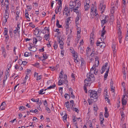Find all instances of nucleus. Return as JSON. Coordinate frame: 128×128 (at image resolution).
<instances>
[{
	"label": "nucleus",
	"mask_w": 128,
	"mask_h": 128,
	"mask_svg": "<svg viewBox=\"0 0 128 128\" xmlns=\"http://www.w3.org/2000/svg\"><path fill=\"white\" fill-rule=\"evenodd\" d=\"M88 93H90V98H93L94 99L96 100L98 98V96L97 92L95 90H90L88 91Z\"/></svg>",
	"instance_id": "obj_1"
},
{
	"label": "nucleus",
	"mask_w": 128,
	"mask_h": 128,
	"mask_svg": "<svg viewBox=\"0 0 128 128\" xmlns=\"http://www.w3.org/2000/svg\"><path fill=\"white\" fill-rule=\"evenodd\" d=\"M102 18H101L100 20L101 21V24L103 26L105 24L108 22V19L107 18H108V16H106L103 15L102 16Z\"/></svg>",
	"instance_id": "obj_2"
},
{
	"label": "nucleus",
	"mask_w": 128,
	"mask_h": 128,
	"mask_svg": "<svg viewBox=\"0 0 128 128\" xmlns=\"http://www.w3.org/2000/svg\"><path fill=\"white\" fill-rule=\"evenodd\" d=\"M70 104L72 110L77 112V113L78 112L79 110L76 108H75V105L73 100H72L70 101Z\"/></svg>",
	"instance_id": "obj_3"
},
{
	"label": "nucleus",
	"mask_w": 128,
	"mask_h": 128,
	"mask_svg": "<svg viewBox=\"0 0 128 128\" xmlns=\"http://www.w3.org/2000/svg\"><path fill=\"white\" fill-rule=\"evenodd\" d=\"M106 6L103 4L100 3L99 6V9L101 11V13L102 14L104 11Z\"/></svg>",
	"instance_id": "obj_4"
},
{
	"label": "nucleus",
	"mask_w": 128,
	"mask_h": 128,
	"mask_svg": "<svg viewBox=\"0 0 128 128\" xmlns=\"http://www.w3.org/2000/svg\"><path fill=\"white\" fill-rule=\"evenodd\" d=\"M64 14L66 15L67 16L70 15V11L68 10V8L67 6H65L64 10L63 11V14Z\"/></svg>",
	"instance_id": "obj_5"
},
{
	"label": "nucleus",
	"mask_w": 128,
	"mask_h": 128,
	"mask_svg": "<svg viewBox=\"0 0 128 128\" xmlns=\"http://www.w3.org/2000/svg\"><path fill=\"white\" fill-rule=\"evenodd\" d=\"M87 78H88V79L90 80L91 81L93 82L95 80V78L94 77V75L93 73H90L87 74Z\"/></svg>",
	"instance_id": "obj_6"
},
{
	"label": "nucleus",
	"mask_w": 128,
	"mask_h": 128,
	"mask_svg": "<svg viewBox=\"0 0 128 128\" xmlns=\"http://www.w3.org/2000/svg\"><path fill=\"white\" fill-rule=\"evenodd\" d=\"M77 3L74 1H70L69 4L70 9H72V8H75V6H76V4Z\"/></svg>",
	"instance_id": "obj_7"
},
{
	"label": "nucleus",
	"mask_w": 128,
	"mask_h": 128,
	"mask_svg": "<svg viewBox=\"0 0 128 128\" xmlns=\"http://www.w3.org/2000/svg\"><path fill=\"white\" fill-rule=\"evenodd\" d=\"M92 81H91L90 80L88 79V78H86L84 80V83H85L84 85L86 86H90L92 82Z\"/></svg>",
	"instance_id": "obj_8"
},
{
	"label": "nucleus",
	"mask_w": 128,
	"mask_h": 128,
	"mask_svg": "<svg viewBox=\"0 0 128 128\" xmlns=\"http://www.w3.org/2000/svg\"><path fill=\"white\" fill-rule=\"evenodd\" d=\"M96 44L97 46H100L102 48L104 47L105 45V44L104 42H100L98 40L97 41Z\"/></svg>",
	"instance_id": "obj_9"
},
{
	"label": "nucleus",
	"mask_w": 128,
	"mask_h": 128,
	"mask_svg": "<svg viewBox=\"0 0 128 128\" xmlns=\"http://www.w3.org/2000/svg\"><path fill=\"white\" fill-rule=\"evenodd\" d=\"M1 49L2 50V54L4 57L5 58H6V57L7 56V52L5 50L4 48L3 47L1 48Z\"/></svg>",
	"instance_id": "obj_10"
},
{
	"label": "nucleus",
	"mask_w": 128,
	"mask_h": 128,
	"mask_svg": "<svg viewBox=\"0 0 128 128\" xmlns=\"http://www.w3.org/2000/svg\"><path fill=\"white\" fill-rule=\"evenodd\" d=\"M100 124L101 125H102V124L104 122V119L102 114L101 113H100Z\"/></svg>",
	"instance_id": "obj_11"
},
{
	"label": "nucleus",
	"mask_w": 128,
	"mask_h": 128,
	"mask_svg": "<svg viewBox=\"0 0 128 128\" xmlns=\"http://www.w3.org/2000/svg\"><path fill=\"white\" fill-rule=\"evenodd\" d=\"M28 49L30 51L33 52H35L37 50V48L34 46H32L31 45H30V46L28 48Z\"/></svg>",
	"instance_id": "obj_12"
},
{
	"label": "nucleus",
	"mask_w": 128,
	"mask_h": 128,
	"mask_svg": "<svg viewBox=\"0 0 128 128\" xmlns=\"http://www.w3.org/2000/svg\"><path fill=\"white\" fill-rule=\"evenodd\" d=\"M78 4L77 5H78L77 6L76 8H72V9L73 10H74L73 11L74 12H77L79 13V12L78 11L76 12V10H77V11L78 10V8L79 7H80V3H78Z\"/></svg>",
	"instance_id": "obj_13"
},
{
	"label": "nucleus",
	"mask_w": 128,
	"mask_h": 128,
	"mask_svg": "<svg viewBox=\"0 0 128 128\" xmlns=\"http://www.w3.org/2000/svg\"><path fill=\"white\" fill-rule=\"evenodd\" d=\"M17 8L16 9L17 10H16V14L17 15L16 16V20H17L19 17V15L20 13V10H18V9H17Z\"/></svg>",
	"instance_id": "obj_14"
},
{
	"label": "nucleus",
	"mask_w": 128,
	"mask_h": 128,
	"mask_svg": "<svg viewBox=\"0 0 128 128\" xmlns=\"http://www.w3.org/2000/svg\"><path fill=\"white\" fill-rule=\"evenodd\" d=\"M105 26H104L102 28V30L101 31V36L102 37H104V35L106 33V31L105 29Z\"/></svg>",
	"instance_id": "obj_15"
},
{
	"label": "nucleus",
	"mask_w": 128,
	"mask_h": 128,
	"mask_svg": "<svg viewBox=\"0 0 128 128\" xmlns=\"http://www.w3.org/2000/svg\"><path fill=\"white\" fill-rule=\"evenodd\" d=\"M94 12L95 14H94L95 16L96 17V18H95L96 20H97L98 19L99 15L98 14L97 10L96 9H95L94 11Z\"/></svg>",
	"instance_id": "obj_16"
},
{
	"label": "nucleus",
	"mask_w": 128,
	"mask_h": 128,
	"mask_svg": "<svg viewBox=\"0 0 128 128\" xmlns=\"http://www.w3.org/2000/svg\"><path fill=\"white\" fill-rule=\"evenodd\" d=\"M5 102H3L1 104L0 106V108L1 110H4L5 109Z\"/></svg>",
	"instance_id": "obj_17"
},
{
	"label": "nucleus",
	"mask_w": 128,
	"mask_h": 128,
	"mask_svg": "<svg viewBox=\"0 0 128 128\" xmlns=\"http://www.w3.org/2000/svg\"><path fill=\"white\" fill-rule=\"evenodd\" d=\"M96 100H94L92 98L91 99V100H90L89 99H88V102L89 103V105H91L92 104V102H96Z\"/></svg>",
	"instance_id": "obj_18"
},
{
	"label": "nucleus",
	"mask_w": 128,
	"mask_h": 128,
	"mask_svg": "<svg viewBox=\"0 0 128 128\" xmlns=\"http://www.w3.org/2000/svg\"><path fill=\"white\" fill-rule=\"evenodd\" d=\"M80 20V18H79V17L78 16H77L75 19V22L76 24V26L78 27L79 24V22L78 21Z\"/></svg>",
	"instance_id": "obj_19"
},
{
	"label": "nucleus",
	"mask_w": 128,
	"mask_h": 128,
	"mask_svg": "<svg viewBox=\"0 0 128 128\" xmlns=\"http://www.w3.org/2000/svg\"><path fill=\"white\" fill-rule=\"evenodd\" d=\"M109 70V68L108 67V70H107L106 71V72L105 73L104 76V80H106V78H107V77L108 76V73Z\"/></svg>",
	"instance_id": "obj_20"
},
{
	"label": "nucleus",
	"mask_w": 128,
	"mask_h": 128,
	"mask_svg": "<svg viewBox=\"0 0 128 128\" xmlns=\"http://www.w3.org/2000/svg\"><path fill=\"white\" fill-rule=\"evenodd\" d=\"M67 75L66 74H64V80H63V82H64V84H67L68 82V80H67Z\"/></svg>",
	"instance_id": "obj_21"
},
{
	"label": "nucleus",
	"mask_w": 128,
	"mask_h": 128,
	"mask_svg": "<svg viewBox=\"0 0 128 128\" xmlns=\"http://www.w3.org/2000/svg\"><path fill=\"white\" fill-rule=\"evenodd\" d=\"M110 88L111 89V90L112 92H114V87L113 82L112 81H111L110 83Z\"/></svg>",
	"instance_id": "obj_22"
},
{
	"label": "nucleus",
	"mask_w": 128,
	"mask_h": 128,
	"mask_svg": "<svg viewBox=\"0 0 128 128\" xmlns=\"http://www.w3.org/2000/svg\"><path fill=\"white\" fill-rule=\"evenodd\" d=\"M95 68H96V65L95 66L94 65L90 69V70L89 73H93V72Z\"/></svg>",
	"instance_id": "obj_23"
},
{
	"label": "nucleus",
	"mask_w": 128,
	"mask_h": 128,
	"mask_svg": "<svg viewBox=\"0 0 128 128\" xmlns=\"http://www.w3.org/2000/svg\"><path fill=\"white\" fill-rule=\"evenodd\" d=\"M116 44H113L112 45V48L114 54H115V53L116 51H115V50H116Z\"/></svg>",
	"instance_id": "obj_24"
},
{
	"label": "nucleus",
	"mask_w": 128,
	"mask_h": 128,
	"mask_svg": "<svg viewBox=\"0 0 128 128\" xmlns=\"http://www.w3.org/2000/svg\"><path fill=\"white\" fill-rule=\"evenodd\" d=\"M117 27L118 28V34L120 33V34H121V27L120 26V25L119 24H117Z\"/></svg>",
	"instance_id": "obj_25"
},
{
	"label": "nucleus",
	"mask_w": 128,
	"mask_h": 128,
	"mask_svg": "<svg viewBox=\"0 0 128 128\" xmlns=\"http://www.w3.org/2000/svg\"><path fill=\"white\" fill-rule=\"evenodd\" d=\"M59 20L57 19L56 21V26L58 28H62V26L61 25H60L59 24Z\"/></svg>",
	"instance_id": "obj_26"
},
{
	"label": "nucleus",
	"mask_w": 128,
	"mask_h": 128,
	"mask_svg": "<svg viewBox=\"0 0 128 128\" xmlns=\"http://www.w3.org/2000/svg\"><path fill=\"white\" fill-rule=\"evenodd\" d=\"M108 63L106 62L105 64L103 66H104V68H105V69L108 70V67L110 68V67L108 66Z\"/></svg>",
	"instance_id": "obj_27"
},
{
	"label": "nucleus",
	"mask_w": 128,
	"mask_h": 128,
	"mask_svg": "<svg viewBox=\"0 0 128 128\" xmlns=\"http://www.w3.org/2000/svg\"><path fill=\"white\" fill-rule=\"evenodd\" d=\"M43 57L44 60L48 58V55L47 54L46 52L43 53Z\"/></svg>",
	"instance_id": "obj_28"
},
{
	"label": "nucleus",
	"mask_w": 128,
	"mask_h": 128,
	"mask_svg": "<svg viewBox=\"0 0 128 128\" xmlns=\"http://www.w3.org/2000/svg\"><path fill=\"white\" fill-rule=\"evenodd\" d=\"M70 52L72 54L73 56H75L76 52L74 50L73 48L70 49Z\"/></svg>",
	"instance_id": "obj_29"
},
{
	"label": "nucleus",
	"mask_w": 128,
	"mask_h": 128,
	"mask_svg": "<svg viewBox=\"0 0 128 128\" xmlns=\"http://www.w3.org/2000/svg\"><path fill=\"white\" fill-rule=\"evenodd\" d=\"M126 5L125 4H122V12L123 13H124L125 12V8Z\"/></svg>",
	"instance_id": "obj_30"
},
{
	"label": "nucleus",
	"mask_w": 128,
	"mask_h": 128,
	"mask_svg": "<svg viewBox=\"0 0 128 128\" xmlns=\"http://www.w3.org/2000/svg\"><path fill=\"white\" fill-rule=\"evenodd\" d=\"M122 106L125 105L127 103V101L125 99H122Z\"/></svg>",
	"instance_id": "obj_31"
},
{
	"label": "nucleus",
	"mask_w": 128,
	"mask_h": 128,
	"mask_svg": "<svg viewBox=\"0 0 128 128\" xmlns=\"http://www.w3.org/2000/svg\"><path fill=\"white\" fill-rule=\"evenodd\" d=\"M122 72L124 75V76H125L126 78V71L124 68H122Z\"/></svg>",
	"instance_id": "obj_32"
},
{
	"label": "nucleus",
	"mask_w": 128,
	"mask_h": 128,
	"mask_svg": "<svg viewBox=\"0 0 128 128\" xmlns=\"http://www.w3.org/2000/svg\"><path fill=\"white\" fill-rule=\"evenodd\" d=\"M62 8V6L60 5L58 6L57 8V10L58 11V12H60L61 11Z\"/></svg>",
	"instance_id": "obj_33"
},
{
	"label": "nucleus",
	"mask_w": 128,
	"mask_h": 128,
	"mask_svg": "<svg viewBox=\"0 0 128 128\" xmlns=\"http://www.w3.org/2000/svg\"><path fill=\"white\" fill-rule=\"evenodd\" d=\"M90 7V6L89 4H86V5L84 6V8L85 9V10H88Z\"/></svg>",
	"instance_id": "obj_34"
},
{
	"label": "nucleus",
	"mask_w": 128,
	"mask_h": 128,
	"mask_svg": "<svg viewBox=\"0 0 128 128\" xmlns=\"http://www.w3.org/2000/svg\"><path fill=\"white\" fill-rule=\"evenodd\" d=\"M63 81L62 80H60L58 82V86H60L63 84Z\"/></svg>",
	"instance_id": "obj_35"
},
{
	"label": "nucleus",
	"mask_w": 128,
	"mask_h": 128,
	"mask_svg": "<svg viewBox=\"0 0 128 128\" xmlns=\"http://www.w3.org/2000/svg\"><path fill=\"white\" fill-rule=\"evenodd\" d=\"M25 17L26 18H29L30 19V18H29V17L28 16V12L27 11V10L26 9L25 10Z\"/></svg>",
	"instance_id": "obj_36"
},
{
	"label": "nucleus",
	"mask_w": 128,
	"mask_h": 128,
	"mask_svg": "<svg viewBox=\"0 0 128 128\" xmlns=\"http://www.w3.org/2000/svg\"><path fill=\"white\" fill-rule=\"evenodd\" d=\"M81 66H82L84 65L85 63V62L84 60V59L83 58H81Z\"/></svg>",
	"instance_id": "obj_37"
},
{
	"label": "nucleus",
	"mask_w": 128,
	"mask_h": 128,
	"mask_svg": "<svg viewBox=\"0 0 128 128\" xmlns=\"http://www.w3.org/2000/svg\"><path fill=\"white\" fill-rule=\"evenodd\" d=\"M121 115L122 116V119H124V113L123 112L122 110L120 112Z\"/></svg>",
	"instance_id": "obj_38"
},
{
	"label": "nucleus",
	"mask_w": 128,
	"mask_h": 128,
	"mask_svg": "<svg viewBox=\"0 0 128 128\" xmlns=\"http://www.w3.org/2000/svg\"><path fill=\"white\" fill-rule=\"evenodd\" d=\"M34 32H35V34L36 35H38V34L39 32V29H36L34 30Z\"/></svg>",
	"instance_id": "obj_39"
},
{
	"label": "nucleus",
	"mask_w": 128,
	"mask_h": 128,
	"mask_svg": "<svg viewBox=\"0 0 128 128\" xmlns=\"http://www.w3.org/2000/svg\"><path fill=\"white\" fill-rule=\"evenodd\" d=\"M78 49H80V53L82 54H83L84 52V50L82 47L80 46V45L78 47Z\"/></svg>",
	"instance_id": "obj_40"
},
{
	"label": "nucleus",
	"mask_w": 128,
	"mask_h": 128,
	"mask_svg": "<svg viewBox=\"0 0 128 128\" xmlns=\"http://www.w3.org/2000/svg\"><path fill=\"white\" fill-rule=\"evenodd\" d=\"M18 62L19 61H21V64H23L24 65H26L27 63V62L25 61H22L21 60H18Z\"/></svg>",
	"instance_id": "obj_41"
},
{
	"label": "nucleus",
	"mask_w": 128,
	"mask_h": 128,
	"mask_svg": "<svg viewBox=\"0 0 128 128\" xmlns=\"http://www.w3.org/2000/svg\"><path fill=\"white\" fill-rule=\"evenodd\" d=\"M90 44H93L94 43V38L92 37V38L90 37Z\"/></svg>",
	"instance_id": "obj_42"
},
{
	"label": "nucleus",
	"mask_w": 128,
	"mask_h": 128,
	"mask_svg": "<svg viewBox=\"0 0 128 128\" xmlns=\"http://www.w3.org/2000/svg\"><path fill=\"white\" fill-rule=\"evenodd\" d=\"M26 108L24 106H20L19 107V109L20 110H24L26 109Z\"/></svg>",
	"instance_id": "obj_43"
},
{
	"label": "nucleus",
	"mask_w": 128,
	"mask_h": 128,
	"mask_svg": "<svg viewBox=\"0 0 128 128\" xmlns=\"http://www.w3.org/2000/svg\"><path fill=\"white\" fill-rule=\"evenodd\" d=\"M128 96H126V93H125L123 95V97L122 98V99H125L126 100L128 98Z\"/></svg>",
	"instance_id": "obj_44"
},
{
	"label": "nucleus",
	"mask_w": 128,
	"mask_h": 128,
	"mask_svg": "<svg viewBox=\"0 0 128 128\" xmlns=\"http://www.w3.org/2000/svg\"><path fill=\"white\" fill-rule=\"evenodd\" d=\"M49 34H46L44 36V38H45V40H47L48 39V38H49Z\"/></svg>",
	"instance_id": "obj_45"
},
{
	"label": "nucleus",
	"mask_w": 128,
	"mask_h": 128,
	"mask_svg": "<svg viewBox=\"0 0 128 128\" xmlns=\"http://www.w3.org/2000/svg\"><path fill=\"white\" fill-rule=\"evenodd\" d=\"M56 85L54 84V85L50 86L49 87H48L47 89H50L52 88H53Z\"/></svg>",
	"instance_id": "obj_46"
},
{
	"label": "nucleus",
	"mask_w": 128,
	"mask_h": 128,
	"mask_svg": "<svg viewBox=\"0 0 128 128\" xmlns=\"http://www.w3.org/2000/svg\"><path fill=\"white\" fill-rule=\"evenodd\" d=\"M5 36L6 38L5 41L6 42H7L9 39V36H8V34H7L6 36Z\"/></svg>",
	"instance_id": "obj_47"
},
{
	"label": "nucleus",
	"mask_w": 128,
	"mask_h": 128,
	"mask_svg": "<svg viewBox=\"0 0 128 128\" xmlns=\"http://www.w3.org/2000/svg\"><path fill=\"white\" fill-rule=\"evenodd\" d=\"M8 30L6 28H5V30H4V36H6L8 34Z\"/></svg>",
	"instance_id": "obj_48"
},
{
	"label": "nucleus",
	"mask_w": 128,
	"mask_h": 128,
	"mask_svg": "<svg viewBox=\"0 0 128 128\" xmlns=\"http://www.w3.org/2000/svg\"><path fill=\"white\" fill-rule=\"evenodd\" d=\"M44 90L43 89H42L39 91L38 92V93L40 94H42L45 93V92H43Z\"/></svg>",
	"instance_id": "obj_49"
},
{
	"label": "nucleus",
	"mask_w": 128,
	"mask_h": 128,
	"mask_svg": "<svg viewBox=\"0 0 128 128\" xmlns=\"http://www.w3.org/2000/svg\"><path fill=\"white\" fill-rule=\"evenodd\" d=\"M71 96L72 98H75V96L73 93L72 90H71Z\"/></svg>",
	"instance_id": "obj_50"
},
{
	"label": "nucleus",
	"mask_w": 128,
	"mask_h": 128,
	"mask_svg": "<svg viewBox=\"0 0 128 128\" xmlns=\"http://www.w3.org/2000/svg\"><path fill=\"white\" fill-rule=\"evenodd\" d=\"M105 68H104V66H102L100 70L101 73L102 74L105 71Z\"/></svg>",
	"instance_id": "obj_51"
},
{
	"label": "nucleus",
	"mask_w": 128,
	"mask_h": 128,
	"mask_svg": "<svg viewBox=\"0 0 128 128\" xmlns=\"http://www.w3.org/2000/svg\"><path fill=\"white\" fill-rule=\"evenodd\" d=\"M30 56V53L28 52H26L24 54V56L25 57H28Z\"/></svg>",
	"instance_id": "obj_52"
},
{
	"label": "nucleus",
	"mask_w": 128,
	"mask_h": 128,
	"mask_svg": "<svg viewBox=\"0 0 128 128\" xmlns=\"http://www.w3.org/2000/svg\"><path fill=\"white\" fill-rule=\"evenodd\" d=\"M38 42V40L36 38H33V42L34 44H36V42Z\"/></svg>",
	"instance_id": "obj_53"
},
{
	"label": "nucleus",
	"mask_w": 128,
	"mask_h": 128,
	"mask_svg": "<svg viewBox=\"0 0 128 128\" xmlns=\"http://www.w3.org/2000/svg\"><path fill=\"white\" fill-rule=\"evenodd\" d=\"M72 118L73 122H76V116H72Z\"/></svg>",
	"instance_id": "obj_54"
},
{
	"label": "nucleus",
	"mask_w": 128,
	"mask_h": 128,
	"mask_svg": "<svg viewBox=\"0 0 128 128\" xmlns=\"http://www.w3.org/2000/svg\"><path fill=\"white\" fill-rule=\"evenodd\" d=\"M9 2L8 1H7V4H6V10H8L9 7Z\"/></svg>",
	"instance_id": "obj_55"
},
{
	"label": "nucleus",
	"mask_w": 128,
	"mask_h": 128,
	"mask_svg": "<svg viewBox=\"0 0 128 128\" xmlns=\"http://www.w3.org/2000/svg\"><path fill=\"white\" fill-rule=\"evenodd\" d=\"M64 97L65 98H67V97H68L69 98H70V94L67 93H66L64 95Z\"/></svg>",
	"instance_id": "obj_56"
},
{
	"label": "nucleus",
	"mask_w": 128,
	"mask_h": 128,
	"mask_svg": "<svg viewBox=\"0 0 128 128\" xmlns=\"http://www.w3.org/2000/svg\"><path fill=\"white\" fill-rule=\"evenodd\" d=\"M29 25L31 27H32V28H34L35 26L33 24L32 22H30L29 24Z\"/></svg>",
	"instance_id": "obj_57"
},
{
	"label": "nucleus",
	"mask_w": 128,
	"mask_h": 128,
	"mask_svg": "<svg viewBox=\"0 0 128 128\" xmlns=\"http://www.w3.org/2000/svg\"><path fill=\"white\" fill-rule=\"evenodd\" d=\"M36 38H37L39 41L41 40L42 39V37L40 36H36Z\"/></svg>",
	"instance_id": "obj_58"
},
{
	"label": "nucleus",
	"mask_w": 128,
	"mask_h": 128,
	"mask_svg": "<svg viewBox=\"0 0 128 128\" xmlns=\"http://www.w3.org/2000/svg\"><path fill=\"white\" fill-rule=\"evenodd\" d=\"M58 42L59 44H60V45H63L64 44V43L63 41L61 40H59V41Z\"/></svg>",
	"instance_id": "obj_59"
},
{
	"label": "nucleus",
	"mask_w": 128,
	"mask_h": 128,
	"mask_svg": "<svg viewBox=\"0 0 128 128\" xmlns=\"http://www.w3.org/2000/svg\"><path fill=\"white\" fill-rule=\"evenodd\" d=\"M27 7L28 11H30L32 9V7L31 6H28V5L27 6Z\"/></svg>",
	"instance_id": "obj_60"
},
{
	"label": "nucleus",
	"mask_w": 128,
	"mask_h": 128,
	"mask_svg": "<svg viewBox=\"0 0 128 128\" xmlns=\"http://www.w3.org/2000/svg\"><path fill=\"white\" fill-rule=\"evenodd\" d=\"M98 71V70H96V68L94 70L93 72V73H94L95 75H96L97 74Z\"/></svg>",
	"instance_id": "obj_61"
},
{
	"label": "nucleus",
	"mask_w": 128,
	"mask_h": 128,
	"mask_svg": "<svg viewBox=\"0 0 128 128\" xmlns=\"http://www.w3.org/2000/svg\"><path fill=\"white\" fill-rule=\"evenodd\" d=\"M67 115L66 114H65L62 117V119L63 120H66L67 118Z\"/></svg>",
	"instance_id": "obj_62"
},
{
	"label": "nucleus",
	"mask_w": 128,
	"mask_h": 128,
	"mask_svg": "<svg viewBox=\"0 0 128 128\" xmlns=\"http://www.w3.org/2000/svg\"><path fill=\"white\" fill-rule=\"evenodd\" d=\"M53 47L54 48V49L55 50H56L57 48V46L56 45V42H55L54 43V44Z\"/></svg>",
	"instance_id": "obj_63"
},
{
	"label": "nucleus",
	"mask_w": 128,
	"mask_h": 128,
	"mask_svg": "<svg viewBox=\"0 0 128 128\" xmlns=\"http://www.w3.org/2000/svg\"><path fill=\"white\" fill-rule=\"evenodd\" d=\"M111 9H112V11H111L112 13V12L114 13V9H115L114 6H112L111 7Z\"/></svg>",
	"instance_id": "obj_64"
}]
</instances>
